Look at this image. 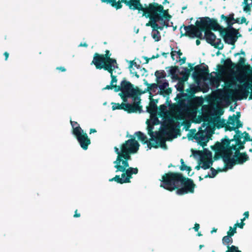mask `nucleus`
<instances>
[{"mask_svg": "<svg viewBox=\"0 0 252 252\" xmlns=\"http://www.w3.org/2000/svg\"><path fill=\"white\" fill-rule=\"evenodd\" d=\"M200 20L196 21L195 22V25H190L189 26H185L183 25L182 27H184L185 30L186 32L181 34L182 36H189L190 37H196L199 39H202L205 37H203L202 33V32H204L207 30V29H212L214 31H217L218 29L217 28L219 26V24L218 21L216 19L210 18L209 17H204L200 18Z\"/></svg>", "mask_w": 252, "mask_h": 252, "instance_id": "1", "label": "nucleus"}, {"mask_svg": "<svg viewBox=\"0 0 252 252\" xmlns=\"http://www.w3.org/2000/svg\"><path fill=\"white\" fill-rule=\"evenodd\" d=\"M120 91L119 94L124 102H127L128 98H131L133 102H138L141 103V98L139 96L142 94L141 90L138 88H134V85L125 78L121 81L120 85H118L116 92Z\"/></svg>", "mask_w": 252, "mask_h": 252, "instance_id": "2", "label": "nucleus"}, {"mask_svg": "<svg viewBox=\"0 0 252 252\" xmlns=\"http://www.w3.org/2000/svg\"><path fill=\"white\" fill-rule=\"evenodd\" d=\"M137 10L139 11H142V16L149 18L148 22L160 20L162 17H165V16L164 15H161V13L164 11L163 6L161 4L155 2L150 3L148 6L143 7L139 1Z\"/></svg>", "mask_w": 252, "mask_h": 252, "instance_id": "3", "label": "nucleus"}, {"mask_svg": "<svg viewBox=\"0 0 252 252\" xmlns=\"http://www.w3.org/2000/svg\"><path fill=\"white\" fill-rule=\"evenodd\" d=\"M105 54L94 53L91 64H94L96 69L111 70V67L118 66L116 59L111 58V53L109 50H106Z\"/></svg>", "mask_w": 252, "mask_h": 252, "instance_id": "4", "label": "nucleus"}, {"mask_svg": "<svg viewBox=\"0 0 252 252\" xmlns=\"http://www.w3.org/2000/svg\"><path fill=\"white\" fill-rule=\"evenodd\" d=\"M182 174L178 172H169L162 177L160 187L172 191L180 187V182L182 179Z\"/></svg>", "mask_w": 252, "mask_h": 252, "instance_id": "5", "label": "nucleus"}, {"mask_svg": "<svg viewBox=\"0 0 252 252\" xmlns=\"http://www.w3.org/2000/svg\"><path fill=\"white\" fill-rule=\"evenodd\" d=\"M214 147V150L216 151L218 156L222 158L226 169H231L234 165H237L234 158L231 157L232 153L229 151L228 148L220 144L219 142H216Z\"/></svg>", "mask_w": 252, "mask_h": 252, "instance_id": "6", "label": "nucleus"}, {"mask_svg": "<svg viewBox=\"0 0 252 252\" xmlns=\"http://www.w3.org/2000/svg\"><path fill=\"white\" fill-rule=\"evenodd\" d=\"M217 28L218 29L217 31L219 32L226 43L234 45L235 42L238 39V30L233 27L224 28L220 25Z\"/></svg>", "mask_w": 252, "mask_h": 252, "instance_id": "7", "label": "nucleus"}, {"mask_svg": "<svg viewBox=\"0 0 252 252\" xmlns=\"http://www.w3.org/2000/svg\"><path fill=\"white\" fill-rule=\"evenodd\" d=\"M112 108L113 110H124L127 113H139L142 112V106L139 105L138 102H133L132 103H126V102H122L121 104L119 103L112 102Z\"/></svg>", "mask_w": 252, "mask_h": 252, "instance_id": "8", "label": "nucleus"}, {"mask_svg": "<svg viewBox=\"0 0 252 252\" xmlns=\"http://www.w3.org/2000/svg\"><path fill=\"white\" fill-rule=\"evenodd\" d=\"M101 2L109 4L110 5L115 8L117 10L121 9L123 5L122 3H124L126 5L129 7V8L132 10H137L139 1L140 0H100Z\"/></svg>", "mask_w": 252, "mask_h": 252, "instance_id": "9", "label": "nucleus"}, {"mask_svg": "<svg viewBox=\"0 0 252 252\" xmlns=\"http://www.w3.org/2000/svg\"><path fill=\"white\" fill-rule=\"evenodd\" d=\"M72 134L75 136L81 147L84 150H87L88 146L91 144L90 139L87 134L84 131L80 126H76L72 130Z\"/></svg>", "mask_w": 252, "mask_h": 252, "instance_id": "10", "label": "nucleus"}, {"mask_svg": "<svg viewBox=\"0 0 252 252\" xmlns=\"http://www.w3.org/2000/svg\"><path fill=\"white\" fill-rule=\"evenodd\" d=\"M182 179L180 182V187L176 190L178 195H183L188 193H193L195 185L191 179L186 178L182 175Z\"/></svg>", "mask_w": 252, "mask_h": 252, "instance_id": "11", "label": "nucleus"}, {"mask_svg": "<svg viewBox=\"0 0 252 252\" xmlns=\"http://www.w3.org/2000/svg\"><path fill=\"white\" fill-rule=\"evenodd\" d=\"M129 137L130 139L123 143L120 147V149H121L122 151L136 153L139 150L140 145L133 136L130 135Z\"/></svg>", "mask_w": 252, "mask_h": 252, "instance_id": "12", "label": "nucleus"}, {"mask_svg": "<svg viewBox=\"0 0 252 252\" xmlns=\"http://www.w3.org/2000/svg\"><path fill=\"white\" fill-rule=\"evenodd\" d=\"M245 62L246 59L243 57H240L237 67L238 70L241 69L243 71V73L235 78L236 80L240 83H242L245 82V80H246V76L249 75L247 69H251L250 65L248 64L247 66H245Z\"/></svg>", "mask_w": 252, "mask_h": 252, "instance_id": "13", "label": "nucleus"}, {"mask_svg": "<svg viewBox=\"0 0 252 252\" xmlns=\"http://www.w3.org/2000/svg\"><path fill=\"white\" fill-rule=\"evenodd\" d=\"M242 83L243 84L239 86L238 90L235 91L236 94L239 96L238 99L239 100L246 99L250 93L249 90L251 89L252 94L249 97V99H252V85L246 83V80Z\"/></svg>", "mask_w": 252, "mask_h": 252, "instance_id": "14", "label": "nucleus"}, {"mask_svg": "<svg viewBox=\"0 0 252 252\" xmlns=\"http://www.w3.org/2000/svg\"><path fill=\"white\" fill-rule=\"evenodd\" d=\"M193 155H198L200 157V163H202V165L201 166V168L204 170L208 169L210 168V166L212 164L213 161L209 159L208 160H204L205 159H207L208 158H211V153L209 151H207V152H202L201 151H195L193 153Z\"/></svg>", "mask_w": 252, "mask_h": 252, "instance_id": "15", "label": "nucleus"}, {"mask_svg": "<svg viewBox=\"0 0 252 252\" xmlns=\"http://www.w3.org/2000/svg\"><path fill=\"white\" fill-rule=\"evenodd\" d=\"M232 155L234 153L233 157L237 165H241L245 163L250 159V158L246 152H241L240 150L230 149V148L227 147Z\"/></svg>", "mask_w": 252, "mask_h": 252, "instance_id": "16", "label": "nucleus"}, {"mask_svg": "<svg viewBox=\"0 0 252 252\" xmlns=\"http://www.w3.org/2000/svg\"><path fill=\"white\" fill-rule=\"evenodd\" d=\"M235 131V134L234 135L233 138L230 139L227 135L221 140V142H220V144L222 145L225 147H227L231 143L239 139H242L243 132L239 129V128L235 129L233 130Z\"/></svg>", "mask_w": 252, "mask_h": 252, "instance_id": "17", "label": "nucleus"}, {"mask_svg": "<svg viewBox=\"0 0 252 252\" xmlns=\"http://www.w3.org/2000/svg\"><path fill=\"white\" fill-rule=\"evenodd\" d=\"M194 71L192 74V76L195 79H201L204 76L209 74V70L207 65L201 67L200 65H197L193 67Z\"/></svg>", "mask_w": 252, "mask_h": 252, "instance_id": "18", "label": "nucleus"}, {"mask_svg": "<svg viewBox=\"0 0 252 252\" xmlns=\"http://www.w3.org/2000/svg\"><path fill=\"white\" fill-rule=\"evenodd\" d=\"M114 164H115L114 167L116 168V172H118L119 171L124 172L125 171L127 170L128 168H129V163L128 161L126 160H123L121 162H118L117 161V159L115 161L113 162Z\"/></svg>", "mask_w": 252, "mask_h": 252, "instance_id": "19", "label": "nucleus"}, {"mask_svg": "<svg viewBox=\"0 0 252 252\" xmlns=\"http://www.w3.org/2000/svg\"><path fill=\"white\" fill-rule=\"evenodd\" d=\"M169 124L166 126V129L169 131L174 132L176 134H180V126L177 122H175L173 119H171L168 120Z\"/></svg>", "mask_w": 252, "mask_h": 252, "instance_id": "20", "label": "nucleus"}, {"mask_svg": "<svg viewBox=\"0 0 252 252\" xmlns=\"http://www.w3.org/2000/svg\"><path fill=\"white\" fill-rule=\"evenodd\" d=\"M243 139V140H242V139L235 140V141L231 143L227 147L230 148V149H238L240 150H244L245 148V144L246 142H248V141L247 140H245L244 138ZM225 147L227 148V147Z\"/></svg>", "mask_w": 252, "mask_h": 252, "instance_id": "21", "label": "nucleus"}, {"mask_svg": "<svg viewBox=\"0 0 252 252\" xmlns=\"http://www.w3.org/2000/svg\"><path fill=\"white\" fill-rule=\"evenodd\" d=\"M138 169L137 167H129L126 171L122 174L121 177L123 178H125L127 183H130V180L131 178H132V174H136L138 173Z\"/></svg>", "mask_w": 252, "mask_h": 252, "instance_id": "22", "label": "nucleus"}, {"mask_svg": "<svg viewBox=\"0 0 252 252\" xmlns=\"http://www.w3.org/2000/svg\"><path fill=\"white\" fill-rule=\"evenodd\" d=\"M159 146L164 149L167 148L165 140L161 137L157 138L154 143L149 142L148 144V147L149 149H151L152 147L158 148Z\"/></svg>", "mask_w": 252, "mask_h": 252, "instance_id": "23", "label": "nucleus"}, {"mask_svg": "<svg viewBox=\"0 0 252 252\" xmlns=\"http://www.w3.org/2000/svg\"><path fill=\"white\" fill-rule=\"evenodd\" d=\"M158 102V99H152L149 105L147 107V111L151 114V116H156L158 113V107L157 103Z\"/></svg>", "mask_w": 252, "mask_h": 252, "instance_id": "24", "label": "nucleus"}, {"mask_svg": "<svg viewBox=\"0 0 252 252\" xmlns=\"http://www.w3.org/2000/svg\"><path fill=\"white\" fill-rule=\"evenodd\" d=\"M193 138L195 139L198 144L203 147L207 145L209 139L203 133H199L194 135Z\"/></svg>", "mask_w": 252, "mask_h": 252, "instance_id": "25", "label": "nucleus"}, {"mask_svg": "<svg viewBox=\"0 0 252 252\" xmlns=\"http://www.w3.org/2000/svg\"><path fill=\"white\" fill-rule=\"evenodd\" d=\"M211 30H212L207 29L206 31H205V35H204V37L206 42L210 45H212V43H213V42L216 40L217 37L215 34L211 32Z\"/></svg>", "mask_w": 252, "mask_h": 252, "instance_id": "26", "label": "nucleus"}, {"mask_svg": "<svg viewBox=\"0 0 252 252\" xmlns=\"http://www.w3.org/2000/svg\"><path fill=\"white\" fill-rule=\"evenodd\" d=\"M177 90L181 93V94H177V96L179 99L178 102L181 103L184 100L183 97L187 98L188 96L187 94L184 93V85L183 82H181V81L179 82Z\"/></svg>", "mask_w": 252, "mask_h": 252, "instance_id": "27", "label": "nucleus"}, {"mask_svg": "<svg viewBox=\"0 0 252 252\" xmlns=\"http://www.w3.org/2000/svg\"><path fill=\"white\" fill-rule=\"evenodd\" d=\"M159 21H161V20H156L151 22H148L146 24V26L151 27L152 28L153 31H162L164 29V26L162 23L160 22V25L157 23Z\"/></svg>", "mask_w": 252, "mask_h": 252, "instance_id": "28", "label": "nucleus"}, {"mask_svg": "<svg viewBox=\"0 0 252 252\" xmlns=\"http://www.w3.org/2000/svg\"><path fill=\"white\" fill-rule=\"evenodd\" d=\"M234 13H231L229 14L228 16H225L223 14H222L220 16L221 19L224 20L228 25V27L227 28L232 27V25L234 24L233 22V20H234Z\"/></svg>", "mask_w": 252, "mask_h": 252, "instance_id": "29", "label": "nucleus"}, {"mask_svg": "<svg viewBox=\"0 0 252 252\" xmlns=\"http://www.w3.org/2000/svg\"><path fill=\"white\" fill-rule=\"evenodd\" d=\"M133 154V153H129L125 151H122V154L119 156H117L116 158L118 162H121L123 160H126L128 161L131 159L130 155Z\"/></svg>", "mask_w": 252, "mask_h": 252, "instance_id": "30", "label": "nucleus"}, {"mask_svg": "<svg viewBox=\"0 0 252 252\" xmlns=\"http://www.w3.org/2000/svg\"><path fill=\"white\" fill-rule=\"evenodd\" d=\"M223 62L224 66L229 69H234L237 67L236 64L233 63L230 58H227L226 60L222 59L221 63Z\"/></svg>", "mask_w": 252, "mask_h": 252, "instance_id": "31", "label": "nucleus"}, {"mask_svg": "<svg viewBox=\"0 0 252 252\" xmlns=\"http://www.w3.org/2000/svg\"><path fill=\"white\" fill-rule=\"evenodd\" d=\"M180 72L178 66H171L169 70V74L171 75L173 78L180 80L181 78L178 76V73H180Z\"/></svg>", "mask_w": 252, "mask_h": 252, "instance_id": "32", "label": "nucleus"}, {"mask_svg": "<svg viewBox=\"0 0 252 252\" xmlns=\"http://www.w3.org/2000/svg\"><path fill=\"white\" fill-rule=\"evenodd\" d=\"M227 235L223 237L222 239V243L224 245L226 246H230L233 243V239L232 238V235H230L227 232Z\"/></svg>", "mask_w": 252, "mask_h": 252, "instance_id": "33", "label": "nucleus"}, {"mask_svg": "<svg viewBox=\"0 0 252 252\" xmlns=\"http://www.w3.org/2000/svg\"><path fill=\"white\" fill-rule=\"evenodd\" d=\"M137 136L138 139L143 142V144H148L149 142L148 141L147 137L144 135L143 133L139 131H137L134 134Z\"/></svg>", "mask_w": 252, "mask_h": 252, "instance_id": "34", "label": "nucleus"}, {"mask_svg": "<svg viewBox=\"0 0 252 252\" xmlns=\"http://www.w3.org/2000/svg\"><path fill=\"white\" fill-rule=\"evenodd\" d=\"M155 75L156 77L157 82L158 84L161 83L159 79L164 78L166 77V73L164 70H157L155 73Z\"/></svg>", "mask_w": 252, "mask_h": 252, "instance_id": "35", "label": "nucleus"}, {"mask_svg": "<svg viewBox=\"0 0 252 252\" xmlns=\"http://www.w3.org/2000/svg\"><path fill=\"white\" fill-rule=\"evenodd\" d=\"M227 126H228V124H226V121L225 119H219L218 120L217 124V127L218 128L224 127L225 131H228L226 128Z\"/></svg>", "mask_w": 252, "mask_h": 252, "instance_id": "36", "label": "nucleus"}, {"mask_svg": "<svg viewBox=\"0 0 252 252\" xmlns=\"http://www.w3.org/2000/svg\"><path fill=\"white\" fill-rule=\"evenodd\" d=\"M109 182L115 181L118 183L120 184H123L124 183H127L125 178H123L122 177L120 178V175H116L114 177L110 179L109 180Z\"/></svg>", "mask_w": 252, "mask_h": 252, "instance_id": "37", "label": "nucleus"}, {"mask_svg": "<svg viewBox=\"0 0 252 252\" xmlns=\"http://www.w3.org/2000/svg\"><path fill=\"white\" fill-rule=\"evenodd\" d=\"M118 66H114L113 67H111V70H105L107 71L110 74L111 77V84L114 85V83H116L117 82V76H115L113 74V72L116 68H118Z\"/></svg>", "mask_w": 252, "mask_h": 252, "instance_id": "38", "label": "nucleus"}, {"mask_svg": "<svg viewBox=\"0 0 252 252\" xmlns=\"http://www.w3.org/2000/svg\"><path fill=\"white\" fill-rule=\"evenodd\" d=\"M242 122L240 121V120H236L235 126H227L226 128L228 130V131H232L235 129L239 128L242 127Z\"/></svg>", "mask_w": 252, "mask_h": 252, "instance_id": "39", "label": "nucleus"}, {"mask_svg": "<svg viewBox=\"0 0 252 252\" xmlns=\"http://www.w3.org/2000/svg\"><path fill=\"white\" fill-rule=\"evenodd\" d=\"M149 87H147L146 90H145L143 92H142V93H144L145 92H148L151 94V92H156V90L158 87V84L157 83H153L151 84V85H149Z\"/></svg>", "mask_w": 252, "mask_h": 252, "instance_id": "40", "label": "nucleus"}, {"mask_svg": "<svg viewBox=\"0 0 252 252\" xmlns=\"http://www.w3.org/2000/svg\"><path fill=\"white\" fill-rule=\"evenodd\" d=\"M211 45L219 50H221L223 48V44L221 43L220 38H216V41H215Z\"/></svg>", "mask_w": 252, "mask_h": 252, "instance_id": "41", "label": "nucleus"}, {"mask_svg": "<svg viewBox=\"0 0 252 252\" xmlns=\"http://www.w3.org/2000/svg\"><path fill=\"white\" fill-rule=\"evenodd\" d=\"M152 37L156 42H158L161 40L160 33L159 31H153L152 32Z\"/></svg>", "mask_w": 252, "mask_h": 252, "instance_id": "42", "label": "nucleus"}, {"mask_svg": "<svg viewBox=\"0 0 252 252\" xmlns=\"http://www.w3.org/2000/svg\"><path fill=\"white\" fill-rule=\"evenodd\" d=\"M189 67H190V68H188L187 67H184V70L180 72V74H184L186 75L187 73H188V71L187 70H188L189 71V76L190 72L193 70V67H192V64L191 63H188Z\"/></svg>", "mask_w": 252, "mask_h": 252, "instance_id": "43", "label": "nucleus"}, {"mask_svg": "<svg viewBox=\"0 0 252 252\" xmlns=\"http://www.w3.org/2000/svg\"><path fill=\"white\" fill-rule=\"evenodd\" d=\"M171 50L172 51L170 53V54H171V58L173 61H174L175 59L174 57L176 55V54H177L179 58H180L181 56L183 54V53L181 52L180 49H179L178 51H173V48H171Z\"/></svg>", "mask_w": 252, "mask_h": 252, "instance_id": "44", "label": "nucleus"}, {"mask_svg": "<svg viewBox=\"0 0 252 252\" xmlns=\"http://www.w3.org/2000/svg\"><path fill=\"white\" fill-rule=\"evenodd\" d=\"M236 119L235 118L234 116H229L228 118V120L226 121V124H228V126L231 125V126H235Z\"/></svg>", "mask_w": 252, "mask_h": 252, "instance_id": "45", "label": "nucleus"}, {"mask_svg": "<svg viewBox=\"0 0 252 252\" xmlns=\"http://www.w3.org/2000/svg\"><path fill=\"white\" fill-rule=\"evenodd\" d=\"M227 250L226 252H241L239 250L238 248L235 246L232 245L231 246H227Z\"/></svg>", "mask_w": 252, "mask_h": 252, "instance_id": "46", "label": "nucleus"}, {"mask_svg": "<svg viewBox=\"0 0 252 252\" xmlns=\"http://www.w3.org/2000/svg\"><path fill=\"white\" fill-rule=\"evenodd\" d=\"M158 109V115L160 116H162L163 115L165 114L166 112V106L164 104L160 105Z\"/></svg>", "mask_w": 252, "mask_h": 252, "instance_id": "47", "label": "nucleus"}, {"mask_svg": "<svg viewBox=\"0 0 252 252\" xmlns=\"http://www.w3.org/2000/svg\"><path fill=\"white\" fill-rule=\"evenodd\" d=\"M158 85V88L159 89V92H161L164 91V90L167 89V87L169 86V83L167 82H164L160 83Z\"/></svg>", "mask_w": 252, "mask_h": 252, "instance_id": "48", "label": "nucleus"}, {"mask_svg": "<svg viewBox=\"0 0 252 252\" xmlns=\"http://www.w3.org/2000/svg\"><path fill=\"white\" fill-rule=\"evenodd\" d=\"M172 92V89L171 88H168L166 90H164L163 91L159 92V94L162 95L164 97L168 96Z\"/></svg>", "mask_w": 252, "mask_h": 252, "instance_id": "49", "label": "nucleus"}, {"mask_svg": "<svg viewBox=\"0 0 252 252\" xmlns=\"http://www.w3.org/2000/svg\"><path fill=\"white\" fill-rule=\"evenodd\" d=\"M161 15H165V17H162L161 18V21H162L163 20V19H165L166 20H170V19H171V16L168 14V10H164V11H163L162 12V13H161Z\"/></svg>", "mask_w": 252, "mask_h": 252, "instance_id": "50", "label": "nucleus"}, {"mask_svg": "<svg viewBox=\"0 0 252 252\" xmlns=\"http://www.w3.org/2000/svg\"><path fill=\"white\" fill-rule=\"evenodd\" d=\"M186 91L191 96L193 97V98L194 100L199 99L198 97L194 96V94L196 92L194 89H187Z\"/></svg>", "mask_w": 252, "mask_h": 252, "instance_id": "51", "label": "nucleus"}, {"mask_svg": "<svg viewBox=\"0 0 252 252\" xmlns=\"http://www.w3.org/2000/svg\"><path fill=\"white\" fill-rule=\"evenodd\" d=\"M133 66H134L137 69L141 68V66L139 64H137L134 60L130 61L128 68L130 69Z\"/></svg>", "mask_w": 252, "mask_h": 252, "instance_id": "52", "label": "nucleus"}, {"mask_svg": "<svg viewBox=\"0 0 252 252\" xmlns=\"http://www.w3.org/2000/svg\"><path fill=\"white\" fill-rule=\"evenodd\" d=\"M237 227L235 225V224L233 226V227H232L231 226H230L229 228V231H227V233L230 234V235L233 236L234 234H235L236 231Z\"/></svg>", "mask_w": 252, "mask_h": 252, "instance_id": "53", "label": "nucleus"}, {"mask_svg": "<svg viewBox=\"0 0 252 252\" xmlns=\"http://www.w3.org/2000/svg\"><path fill=\"white\" fill-rule=\"evenodd\" d=\"M245 3V6L243 7V10L244 12L248 13L249 12V14L250 13V12L251 11V8L250 7V4L248 3V2H244Z\"/></svg>", "mask_w": 252, "mask_h": 252, "instance_id": "54", "label": "nucleus"}, {"mask_svg": "<svg viewBox=\"0 0 252 252\" xmlns=\"http://www.w3.org/2000/svg\"><path fill=\"white\" fill-rule=\"evenodd\" d=\"M180 162H181V165L180 167V169L181 171H185V170L187 169L188 166H187V165H186L185 164L183 159L181 158L180 160Z\"/></svg>", "mask_w": 252, "mask_h": 252, "instance_id": "55", "label": "nucleus"}, {"mask_svg": "<svg viewBox=\"0 0 252 252\" xmlns=\"http://www.w3.org/2000/svg\"><path fill=\"white\" fill-rule=\"evenodd\" d=\"M188 71V72H189V71L188 70H187ZM189 73H187L186 75H184V74H182L183 75V77L182 78H180L181 79H178L179 80V81H181V82H183L184 81H186L188 80L189 77Z\"/></svg>", "mask_w": 252, "mask_h": 252, "instance_id": "56", "label": "nucleus"}, {"mask_svg": "<svg viewBox=\"0 0 252 252\" xmlns=\"http://www.w3.org/2000/svg\"><path fill=\"white\" fill-rule=\"evenodd\" d=\"M118 86L117 85H112L110 84V85H107L104 89L105 90H112L114 89L115 91L116 92V90L117 89Z\"/></svg>", "mask_w": 252, "mask_h": 252, "instance_id": "57", "label": "nucleus"}, {"mask_svg": "<svg viewBox=\"0 0 252 252\" xmlns=\"http://www.w3.org/2000/svg\"><path fill=\"white\" fill-rule=\"evenodd\" d=\"M250 137H251L248 132L247 131L243 132L242 138H244L245 140H247L248 141L249 140H250Z\"/></svg>", "mask_w": 252, "mask_h": 252, "instance_id": "58", "label": "nucleus"}, {"mask_svg": "<svg viewBox=\"0 0 252 252\" xmlns=\"http://www.w3.org/2000/svg\"><path fill=\"white\" fill-rule=\"evenodd\" d=\"M70 122L73 128L72 130H74V129L76 128V126H80L79 125L77 122L72 121L71 120H70Z\"/></svg>", "mask_w": 252, "mask_h": 252, "instance_id": "59", "label": "nucleus"}, {"mask_svg": "<svg viewBox=\"0 0 252 252\" xmlns=\"http://www.w3.org/2000/svg\"><path fill=\"white\" fill-rule=\"evenodd\" d=\"M210 170H211L212 171V173L211 174V176L213 177V178H214L216 175L218 173V172L217 171L214 169L213 167H210Z\"/></svg>", "mask_w": 252, "mask_h": 252, "instance_id": "60", "label": "nucleus"}, {"mask_svg": "<svg viewBox=\"0 0 252 252\" xmlns=\"http://www.w3.org/2000/svg\"><path fill=\"white\" fill-rule=\"evenodd\" d=\"M169 20H166L165 19H163V20L162 21H160L163 26L165 27L166 28L168 27L169 26Z\"/></svg>", "mask_w": 252, "mask_h": 252, "instance_id": "61", "label": "nucleus"}, {"mask_svg": "<svg viewBox=\"0 0 252 252\" xmlns=\"http://www.w3.org/2000/svg\"><path fill=\"white\" fill-rule=\"evenodd\" d=\"M217 68L219 72H222L224 71V66L223 65L219 64L217 65Z\"/></svg>", "mask_w": 252, "mask_h": 252, "instance_id": "62", "label": "nucleus"}, {"mask_svg": "<svg viewBox=\"0 0 252 252\" xmlns=\"http://www.w3.org/2000/svg\"><path fill=\"white\" fill-rule=\"evenodd\" d=\"M245 223L244 222H241L240 223H236L235 224V225L236 227H238L241 229L243 228L244 226L245 225Z\"/></svg>", "mask_w": 252, "mask_h": 252, "instance_id": "63", "label": "nucleus"}, {"mask_svg": "<svg viewBox=\"0 0 252 252\" xmlns=\"http://www.w3.org/2000/svg\"><path fill=\"white\" fill-rule=\"evenodd\" d=\"M243 23H245L246 25L249 23V21H247V19L245 17H242L240 21V24H242Z\"/></svg>", "mask_w": 252, "mask_h": 252, "instance_id": "64", "label": "nucleus"}]
</instances>
